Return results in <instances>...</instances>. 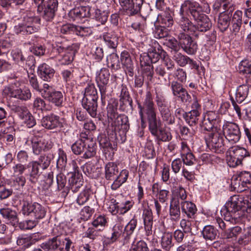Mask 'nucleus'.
I'll list each match as a JSON object with an SVG mask.
<instances>
[{"instance_id": "nucleus-1", "label": "nucleus", "mask_w": 251, "mask_h": 251, "mask_svg": "<svg viewBox=\"0 0 251 251\" xmlns=\"http://www.w3.org/2000/svg\"><path fill=\"white\" fill-rule=\"evenodd\" d=\"M137 105L141 122L144 123V117H146L149 130L157 142L170 141L172 138L171 132L163 128H159L160 120H157V111L151 92L146 93L143 105L140 102Z\"/></svg>"}, {"instance_id": "nucleus-2", "label": "nucleus", "mask_w": 251, "mask_h": 251, "mask_svg": "<svg viewBox=\"0 0 251 251\" xmlns=\"http://www.w3.org/2000/svg\"><path fill=\"white\" fill-rule=\"evenodd\" d=\"M251 209V198L242 195H233L226 202L221 210L222 216L227 222H232L244 215L245 212L250 213Z\"/></svg>"}, {"instance_id": "nucleus-3", "label": "nucleus", "mask_w": 251, "mask_h": 251, "mask_svg": "<svg viewBox=\"0 0 251 251\" xmlns=\"http://www.w3.org/2000/svg\"><path fill=\"white\" fill-rule=\"evenodd\" d=\"M201 12L200 4L198 2L194 0H185L180 7L179 17L176 18V23L180 30H188L191 28H193V23L189 17L197 19Z\"/></svg>"}, {"instance_id": "nucleus-4", "label": "nucleus", "mask_w": 251, "mask_h": 251, "mask_svg": "<svg viewBox=\"0 0 251 251\" xmlns=\"http://www.w3.org/2000/svg\"><path fill=\"white\" fill-rule=\"evenodd\" d=\"M107 117L108 122L125 135L129 129V124L128 117L124 114L119 115L117 108L112 104H108L107 107Z\"/></svg>"}, {"instance_id": "nucleus-5", "label": "nucleus", "mask_w": 251, "mask_h": 251, "mask_svg": "<svg viewBox=\"0 0 251 251\" xmlns=\"http://www.w3.org/2000/svg\"><path fill=\"white\" fill-rule=\"evenodd\" d=\"M231 187L238 193L251 188V172L242 171L234 176L231 179Z\"/></svg>"}, {"instance_id": "nucleus-6", "label": "nucleus", "mask_w": 251, "mask_h": 251, "mask_svg": "<svg viewBox=\"0 0 251 251\" xmlns=\"http://www.w3.org/2000/svg\"><path fill=\"white\" fill-rule=\"evenodd\" d=\"M205 140L208 148L211 151L222 153L226 151L224 135L221 130L213 131L210 133Z\"/></svg>"}, {"instance_id": "nucleus-7", "label": "nucleus", "mask_w": 251, "mask_h": 251, "mask_svg": "<svg viewBox=\"0 0 251 251\" xmlns=\"http://www.w3.org/2000/svg\"><path fill=\"white\" fill-rule=\"evenodd\" d=\"M229 155L226 161L230 167H235L242 164L243 159L250 156L249 152L244 148L238 146H233L229 149Z\"/></svg>"}, {"instance_id": "nucleus-8", "label": "nucleus", "mask_w": 251, "mask_h": 251, "mask_svg": "<svg viewBox=\"0 0 251 251\" xmlns=\"http://www.w3.org/2000/svg\"><path fill=\"white\" fill-rule=\"evenodd\" d=\"M57 0H47L43 5H38L37 12L46 21H51L54 17L57 10Z\"/></svg>"}, {"instance_id": "nucleus-9", "label": "nucleus", "mask_w": 251, "mask_h": 251, "mask_svg": "<svg viewBox=\"0 0 251 251\" xmlns=\"http://www.w3.org/2000/svg\"><path fill=\"white\" fill-rule=\"evenodd\" d=\"M30 143L32 151L33 154L38 155L42 152H46L50 150L53 143L45 138H37L34 137H28L25 144Z\"/></svg>"}, {"instance_id": "nucleus-10", "label": "nucleus", "mask_w": 251, "mask_h": 251, "mask_svg": "<svg viewBox=\"0 0 251 251\" xmlns=\"http://www.w3.org/2000/svg\"><path fill=\"white\" fill-rule=\"evenodd\" d=\"M22 212L24 215H30L36 219H41L45 217L46 210L44 206L38 203L24 201Z\"/></svg>"}, {"instance_id": "nucleus-11", "label": "nucleus", "mask_w": 251, "mask_h": 251, "mask_svg": "<svg viewBox=\"0 0 251 251\" xmlns=\"http://www.w3.org/2000/svg\"><path fill=\"white\" fill-rule=\"evenodd\" d=\"M225 137L232 144L239 141L241 132L238 125L233 122H226L223 126L222 131Z\"/></svg>"}, {"instance_id": "nucleus-12", "label": "nucleus", "mask_w": 251, "mask_h": 251, "mask_svg": "<svg viewBox=\"0 0 251 251\" xmlns=\"http://www.w3.org/2000/svg\"><path fill=\"white\" fill-rule=\"evenodd\" d=\"M70 165L73 168V171L70 172L72 176L69 179V184L71 190L73 192H76L83 185L84 181L82 175L79 173L76 161L72 160Z\"/></svg>"}, {"instance_id": "nucleus-13", "label": "nucleus", "mask_w": 251, "mask_h": 251, "mask_svg": "<svg viewBox=\"0 0 251 251\" xmlns=\"http://www.w3.org/2000/svg\"><path fill=\"white\" fill-rule=\"evenodd\" d=\"M124 14L133 16L141 10L144 0H119Z\"/></svg>"}, {"instance_id": "nucleus-14", "label": "nucleus", "mask_w": 251, "mask_h": 251, "mask_svg": "<svg viewBox=\"0 0 251 251\" xmlns=\"http://www.w3.org/2000/svg\"><path fill=\"white\" fill-rule=\"evenodd\" d=\"M193 34L180 31L178 35L179 44L188 54H195L198 49L197 44L192 40L190 36V34Z\"/></svg>"}, {"instance_id": "nucleus-15", "label": "nucleus", "mask_w": 251, "mask_h": 251, "mask_svg": "<svg viewBox=\"0 0 251 251\" xmlns=\"http://www.w3.org/2000/svg\"><path fill=\"white\" fill-rule=\"evenodd\" d=\"M197 19H193L196 22V25L193 24V28L190 30H181L189 33H195L196 31L200 32H206L212 26V23L208 17L205 14L201 12Z\"/></svg>"}, {"instance_id": "nucleus-16", "label": "nucleus", "mask_w": 251, "mask_h": 251, "mask_svg": "<svg viewBox=\"0 0 251 251\" xmlns=\"http://www.w3.org/2000/svg\"><path fill=\"white\" fill-rule=\"evenodd\" d=\"M192 110L185 112L184 118L187 124L190 126L196 125L201 113V106L198 103L196 97H194V100L191 105Z\"/></svg>"}, {"instance_id": "nucleus-17", "label": "nucleus", "mask_w": 251, "mask_h": 251, "mask_svg": "<svg viewBox=\"0 0 251 251\" xmlns=\"http://www.w3.org/2000/svg\"><path fill=\"white\" fill-rule=\"evenodd\" d=\"M110 73L107 68H102L97 73L96 80L101 94V99L105 98Z\"/></svg>"}, {"instance_id": "nucleus-18", "label": "nucleus", "mask_w": 251, "mask_h": 251, "mask_svg": "<svg viewBox=\"0 0 251 251\" xmlns=\"http://www.w3.org/2000/svg\"><path fill=\"white\" fill-rule=\"evenodd\" d=\"M181 157L183 164L186 166H192L196 163V159L185 141L181 142L180 149Z\"/></svg>"}, {"instance_id": "nucleus-19", "label": "nucleus", "mask_w": 251, "mask_h": 251, "mask_svg": "<svg viewBox=\"0 0 251 251\" xmlns=\"http://www.w3.org/2000/svg\"><path fill=\"white\" fill-rule=\"evenodd\" d=\"M91 9L89 6H80L71 10L68 16L73 21L79 22L82 18L90 16Z\"/></svg>"}, {"instance_id": "nucleus-20", "label": "nucleus", "mask_w": 251, "mask_h": 251, "mask_svg": "<svg viewBox=\"0 0 251 251\" xmlns=\"http://www.w3.org/2000/svg\"><path fill=\"white\" fill-rule=\"evenodd\" d=\"M142 219L143 220L144 229L146 235L150 236L152 234V226L153 223V216L151 209L148 207L143 209Z\"/></svg>"}, {"instance_id": "nucleus-21", "label": "nucleus", "mask_w": 251, "mask_h": 251, "mask_svg": "<svg viewBox=\"0 0 251 251\" xmlns=\"http://www.w3.org/2000/svg\"><path fill=\"white\" fill-rule=\"evenodd\" d=\"M42 126L48 129H53L62 126L60 117L53 113L43 117L41 120Z\"/></svg>"}, {"instance_id": "nucleus-22", "label": "nucleus", "mask_w": 251, "mask_h": 251, "mask_svg": "<svg viewBox=\"0 0 251 251\" xmlns=\"http://www.w3.org/2000/svg\"><path fill=\"white\" fill-rule=\"evenodd\" d=\"M55 70L49 65L43 63L38 68L39 76L44 81L50 82L53 78Z\"/></svg>"}, {"instance_id": "nucleus-23", "label": "nucleus", "mask_w": 251, "mask_h": 251, "mask_svg": "<svg viewBox=\"0 0 251 251\" xmlns=\"http://www.w3.org/2000/svg\"><path fill=\"white\" fill-rule=\"evenodd\" d=\"M180 207L182 213L188 219H194L197 212L196 205L190 201H181Z\"/></svg>"}, {"instance_id": "nucleus-24", "label": "nucleus", "mask_w": 251, "mask_h": 251, "mask_svg": "<svg viewBox=\"0 0 251 251\" xmlns=\"http://www.w3.org/2000/svg\"><path fill=\"white\" fill-rule=\"evenodd\" d=\"M121 61L124 69L129 76L134 74V65L128 51L124 50L121 53Z\"/></svg>"}, {"instance_id": "nucleus-25", "label": "nucleus", "mask_w": 251, "mask_h": 251, "mask_svg": "<svg viewBox=\"0 0 251 251\" xmlns=\"http://www.w3.org/2000/svg\"><path fill=\"white\" fill-rule=\"evenodd\" d=\"M137 225V220L134 216L125 226L123 233V244H127Z\"/></svg>"}, {"instance_id": "nucleus-26", "label": "nucleus", "mask_w": 251, "mask_h": 251, "mask_svg": "<svg viewBox=\"0 0 251 251\" xmlns=\"http://www.w3.org/2000/svg\"><path fill=\"white\" fill-rule=\"evenodd\" d=\"M97 100L86 98H83L82 100V106L93 118H95L97 115Z\"/></svg>"}, {"instance_id": "nucleus-27", "label": "nucleus", "mask_w": 251, "mask_h": 251, "mask_svg": "<svg viewBox=\"0 0 251 251\" xmlns=\"http://www.w3.org/2000/svg\"><path fill=\"white\" fill-rule=\"evenodd\" d=\"M173 15V11L171 8L167 9L158 15V21L163 27H171L174 24Z\"/></svg>"}, {"instance_id": "nucleus-28", "label": "nucleus", "mask_w": 251, "mask_h": 251, "mask_svg": "<svg viewBox=\"0 0 251 251\" xmlns=\"http://www.w3.org/2000/svg\"><path fill=\"white\" fill-rule=\"evenodd\" d=\"M213 7L217 11H222V13H224L227 11L230 13L234 10L235 5L232 3L231 0H216Z\"/></svg>"}, {"instance_id": "nucleus-29", "label": "nucleus", "mask_w": 251, "mask_h": 251, "mask_svg": "<svg viewBox=\"0 0 251 251\" xmlns=\"http://www.w3.org/2000/svg\"><path fill=\"white\" fill-rule=\"evenodd\" d=\"M104 30H107V32H104L103 34V39L105 43L109 48H116L118 44V36L114 31L108 30L107 27L104 28Z\"/></svg>"}, {"instance_id": "nucleus-30", "label": "nucleus", "mask_w": 251, "mask_h": 251, "mask_svg": "<svg viewBox=\"0 0 251 251\" xmlns=\"http://www.w3.org/2000/svg\"><path fill=\"white\" fill-rule=\"evenodd\" d=\"M61 245V240L58 237H54L42 243L40 246L45 251H60Z\"/></svg>"}, {"instance_id": "nucleus-31", "label": "nucleus", "mask_w": 251, "mask_h": 251, "mask_svg": "<svg viewBox=\"0 0 251 251\" xmlns=\"http://www.w3.org/2000/svg\"><path fill=\"white\" fill-rule=\"evenodd\" d=\"M44 99L54 104L56 106H62L64 100L63 95L60 91L52 89L51 92L48 93Z\"/></svg>"}, {"instance_id": "nucleus-32", "label": "nucleus", "mask_w": 251, "mask_h": 251, "mask_svg": "<svg viewBox=\"0 0 251 251\" xmlns=\"http://www.w3.org/2000/svg\"><path fill=\"white\" fill-rule=\"evenodd\" d=\"M180 202L178 200H173L170 205L169 216L170 219L174 222H177L180 219Z\"/></svg>"}, {"instance_id": "nucleus-33", "label": "nucleus", "mask_w": 251, "mask_h": 251, "mask_svg": "<svg viewBox=\"0 0 251 251\" xmlns=\"http://www.w3.org/2000/svg\"><path fill=\"white\" fill-rule=\"evenodd\" d=\"M105 177L107 180L114 179L119 173L118 164L113 162L107 163L104 167Z\"/></svg>"}, {"instance_id": "nucleus-34", "label": "nucleus", "mask_w": 251, "mask_h": 251, "mask_svg": "<svg viewBox=\"0 0 251 251\" xmlns=\"http://www.w3.org/2000/svg\"><path fill=\"white\" fill-rule=\"evenodd\" d=\"M0 214L7 223L14 226L18 223V218L15 211L8 208H1L0 209Z\"/></svg>"}, {"instance_id": "nucleus-35", "label": "nucleus", "mask_w": 251, "mask_h": 251, "mask_svg": "<svg viewBox=\"0 0 251 251\" xmlns=\"http://www.w3.org/2000/svg\"><path fill=\"white\" fill-rule=\"evenodd\" d=\"M29 167H31V169L29 170V174H28V176H29V180L31 182H35V180L37 179L41 173L40 172V166L39 163L34 160L30 161L27 165V168Z\"/></svg>"}, {"instance_id": "nucleus-36", "label": "nucleus", "mask_w": 251, "mask_h": 251, "mask_svg": "<svg viewBox=\"0 0 251 251\" xmlns=\"http://www.w3.org/2000/svg\"><path fill=\"white\" fill-rule=\"evenodd\" d=\"M161 51H164L161 50L158 52L156 51L155 49L151 48L149 50L148 54L144 55L141 59L145 60L146 62H150V63H155L159 60L160 57L163 56V53Z\"/></svg>"}, {"instance_id": "nucleus-37", "label": "nucleus", "mask_w": 251, "mask_h": 251, "mask_svg": "<svg viewBox=\"0 0 251 251\" xmlns=\"http://www.w3.org/2000/svg\"><path fill=\"white\" fill-rule=\"evenodd\" d=\"M36 23H29L23 25H15L14 26L15 32L18 34H31L37 30V28L34 25Z\"/></svg>"}, {"instance_id": "nucleus-38", "label": "nucleus", "mask_w": 251, "mask_h": 251, "mask_svg": "<svg viewBox=\"0 0 251 251\" xmlns=\"http://www.w3.org/2000/svg\"><path fill=\"white\" fill-rule=\"evenodd\" d=\"M161 246L165 251H170L174 246L173 242V233L170 232H165L161 239Z\"/></svg>"}, {"instance_id": "nucleus-39", "label": "nucleus", "mask_w": 251, "mask_h": 251, "mask_svg": "<svg viewBox=\"0 0 251 251\" xmlns=\"http://www.w3.org/2000/svg\"><path fill=\"white\" fill-rule=\"evenodd\" d=\"M218 230L211 225L205 226L202 231L201 233L203 237L205 240H213L216 239L217 235Z\"/></svg>"}, {"instance_id": "nucleus-40", "label": "nucleus", "mask_w": 251, "mask_h": 251, "mask_svg": "<svg viewBox=\"0 0 251 251\" xmlns=\"http://www.w3.org/2000/svg\"><path fill=\"white\" fill-rule=\"evenodd\" d=\"M83 173L91 178H96L99 177V173L97 171L98 168L92 163H86L82 167Z\"/></svg>"}, {"instance_id": "nucleus-41", "label": "nucleus", "mask_w": 251, "mask_h": 251, "mask_svg": "<svg viewBox=\"0 0 251 251\" xmlns=\"http://www.w3.org/2000/svg\"><path fill=\"white\" fill-rule=\"evenodd\" d=\"M53 158V154H43L40 156L37 160L35 161L39 163L41 169L42 170H45L49 167Z\"/></svg>"}, {"instance_id": "nucleus-42", "label": "nucleus", "mask_w": 251, "mask_h": 251, "mask_svg": "<svg viewBox=\"0 0 251 251\" xmlns=\"http://www.w3.org/2000/svg\"><path fill=\"white\" fill-rule=\"evenodd\" d=\"M249 88L247 85H242L237 88L236 93L237 102L241 103L246 99L249 94Z\"/></svg>"}, {"instance_id": "nucleus-43", "label": "nucleus", "mask_w": 251, "mask_h": 251, "mask_svg": "<svg viewBox=\"0 0 251 251\" xmlns=\"http://www.w3.org/2000/svg\"><path fill=\"white\" fill-rule=\"evenodd\" d=\"M83 150V158L88 159L93 157L96 153V146L95 143L87 140V145L84 146Z\"/></svg>"}, {"instance_id": "nucleus-44", "label": "nucleus", "mask_w": 251, "mask_h": 251, "mask_svg": "<svg viewBox=\"0 0 251 251\" xmlns=\"http://www.w3.org/2000/svg\"><path fill=\"white\" fill-rule=\"evenodd\" d=\"M93 192L89 186H86L85 189L79 194L76 200L77 203L79 205L85 204L92 195Z\"/></svg>"}, {"instance_id": "nucleus-45", "label": "nucleus", "mask_w": 251, "mask_h": 251, "mask_svg": "<svg viewBox=\"0 0 251 251\" xmlns=\"http://www.w3.org/2000/svg\"><path fill=\"white\" fill-rule=\"evenodd\" d=\"M230 16L225 13H221L218 22V27L222 31H226L228 27L230 22Z\"/></svg>"}, {"instance_id": "nucleus-46", "label": "nucleus", "mask_w": 251, "mask_h": 251, "mask_svg": "<svg viewBox=\"0 0 251 251\" xmlns=\"http://www.w3.org/2000/svg\"><path fill=\"white\" fill-rule=\"evenodd\" d=\"M35 239L33 236L28 234H22L18 236L17 240V245L24 246V247H29L35 242Z\"/></svg>"}, {"instance_id": "nucleus-47", "label": "nucleus", "mask_w": 251, "mask_h": 251, "mask_svg": "<svg viewBox=\"0 0 251 251\" xmlns=\"http://www.w3.org/2000/svg\"><path fill=\"white\" fill-rule=\"evenodd\" d=\"M251 241V226L242 230V233L239 235L238 242L240 245L248 244Z\"/></svg>"}, {"instance_id": "nucleus-48", "label": "nucleus", "mask_w": 251, "mask_h": 251, "mask_svg": "<svg viewBox=\"0 0 251 251\" xmlns=\"http://www.w3.org/2000/svg\"><path fill=\"white\" fill-rule=\"evenodd\" d=\"M112 231L111 236L108 238L110 243L115 242L121 235L123 236V226L120 224H116L112 228Z\"/></svg>"}, {"instance_id": "nucleus-49", "label": "nucleus", "mask_w": 251, "mask_h": 251, "mask_svg": "<svg viewBox=\"0 0 251 251\" xmlns=\"http://www.w3.org/2000/svg\"><path fill=\"white\" fill-rule=\"evenodd\" d=\"M155 102L159 111L167 109L170 107L166 97L162 94H157L155 97Z\"/></svg>"}, {"instance_id": "nucleus-50", "label": "nucleus", "mask_w": 251, "mask_h": 251, "mask_svg": "<svg viewBox=\"0 0 251 251\" xmlns=\"http://www.w3.org/2000/svg\"><path fill=\"white\" fill-rule=\"evenodd\" d=\"M20 88L14 85L5 86L3 90L2 95L6 97L14 98L18 99Z\"/></svg>"}, {"instance_id": "nucleus-51", "label": "nucleus", "mask_w": 251, "mask_h": 251, "mask_svg": "<svg viewBox=\"0 0 251 251\" xmlns=\"http://www.w3.org/2000/svg\"><path fill=\"white\" fill-rule=\"evenodd\" d=\"M120 101L124 104H128L129 106L132 107V100L130 97L129 92L126 87L123 85L122 86V89L120 94Z\"/></svg>"}, {"instance_id": "nucleus-52", "label": "nucleus", "mask_w": 251, "mask_h": 251, "mask_svg": "<svg viewBox=\"0 0 251 251\" xmlns=\"http://www.w3.org/2000/svg\"><path fill=\"white\" fill-rule=\"evenodd\" d=\"M238 71L240 74L249 75L251 74V61L243 60L240 62L238 66Z\"/></svg>"}, {"instance_id": "nucleus-53", "label": "nucleus", "mask_w": 251, "mask_h": 251, "mask_svg": "<svg viewBox=\"0 0 251 251\" xmlns=\"http://www.w3.org/2000/svg\"><path fill=\"white\" fill-rule=\"evenodd\" d=\"M159 113L161 116L163 121L165 124L171 125L175 123V118L174 116L172 115L170 108L159 111Z\"/></svg>"}, {"instance_id": "nucleus-54", "label": "nucleus", "mask_w": 251, "mask_h": 251, "mask_svg": "<svg viewBox=\"0 0 251 251\" xmlns=\"http://www.w3.org/2000/svg\"><path fill=\"white\" fill-rule=\"evenodd\" d=\"M200 159L205 164L218 163L221 161L220 157L214 154L207 153L202 154Z\"/></svg>"}, {"instance_id": "nucleus-55", "label": "nucleus", "mask_w": 251, "mask_h": 251, "mask_svg": "<svg viewBox=\"0 0 251 251\" xmlns=\"http://www.w3.org/2000/svg\"><path fill=\"white\" fill-rule=\"evenodd\" d=\"M58 158L57 160V167L61 170H65L67 158L65 152L61 148L58 151Z\"/></svg>"}, {"instance_id": "nucleus-56", "label": "nucleus", "mask_w": 251, "mask_h": 251, "mask_svg": "<svg viewBox=\"0 0 251 251\" xmlns=\"http://www.w3.org/2000/svg\"><path fill=\"white\" fill-rule=\"evenodd\" d=\"M242 228L239 226H235L225 230L224 236L226 238H237L242 233Z\"/></svg>"}, {"instance_id": "nucleus-57", "label": "nucleus", "mask_w": 251, "mask_h": 251, "mask_svg": "<svg viewBox=\"0 0 251 251\" xmlns=\"http://www.w3.org/2000/svg\"><path fill=\"white\" fill-rule=\"evenodd\" d=\"M87 145V140H79L74 143L71 147L72 151L76 155L83 153L84 146Z\"/></svg>"}, {"instance_id": "nucleus-58", "label": "nucleus", "mask_w": 251, "mask_h": 251, "mask_svg": "<svg viewBox=\"0 0 251 251\" xmlns=\"http://www.w3.org/2000/svg\"><path fill=\"white\" fill-rule=\"evenodd\" d=\"M75 51L71 49H68L66 52L62 55L59 61L62 65H68L70 64L74 59Z\"/></svg>"}, {"instance_id": "nucleus-59", "label": "nucleus", "mask_w": 251, "mask_h": 251, "mask_svg": "<svg viewBox=\"0 0 251 251\" xmlns=\"http://www.w3.org/2000/svg\"><path fill=\"white\" fill-rule=\"evenodd\" d=\"M27 169V165L18 163L15 164L11 168L12 176H24Z\"/></svg>"}, {"instance_id": "nucleus-60", "label": "nucleus", "mask_w": 251, "mask_h": 251, "mask_svg": "<svg viewBox=\"0 0 251 251\" xmlns=\"http://www.w3.org/2000/svg\"><path fill=\"white\" fill-rule=\"evenodd\" d=\"M107 63L110 65L111 68L115 70L120 68V60L117 54L112 53L107 58Z\"/></svg>"}, {"instance_id": "nucleus-61", "label": "nucleus", "mask_w": 251, "mask_h": 251, "mask_svg": "<svg viewBox=\"0 0 251 251\" xmlns=\"http://www.w3.org/2000/svg\"><path fill=\"white\" fill-rule=\"evenodd\" d=\"M173 55V59L177 63V64L181 67H184L187 64V59L188 56L183 55L177 51L172 53Z\"/></svg>"}, {"instance_id": "nucleus-62", "label": "nucleus", "mask_w": 251, "mask_h": 251, "mask_svg": "<svg viewBox=\"0 0 251 251\" xmlns=\"http://www.w3.org/2000/svg\"><path fill=\"white\" fill-rule=\"evenodd\" d=\"M107 224V219L104 215H99L92 222V225L95 227H100L102 228H100V230H103Z\"/></svg>"}, {"instance_id": "nucleus-63", "label": "nucleus", "mask_w": 251, "mask_h": 251, "mask_svg": "<svg viewBox=\"0 0 251 251\" xmlns=\"http://www.w3.org/2000/svg\"><path fill=\"white\" fill-rule=\"evenodd\" d=\"M83 98L98 100V96L97 91L94 85H88L85 88Z\"/></svg>"}, {"instance_id": "nucleus-64", "label": "nucleus", "mask_w": 251, "mask_h": 251, "mask_svg": "<svg viewBox=\"0 0 251 251\" xmlns=\"http://www.w3.org/2000/svg\"><path fill=\"white\" fill-rule=\"evenodd\" d=\"M108 17V12L106 11H101L97 9L95 11L94 18L97 21L104 24L106 22Z\"/></svg>"}]
</instances>
